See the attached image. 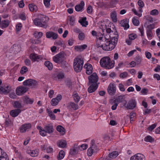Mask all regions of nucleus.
<instances>
[{"label": "nucleus", "instance_id": "f257e3e1", "mask_svg": "<svg viewBox=\"0 0 160 160\" xmlns=\"http://www.w3.org/2000/svg\"><path fill=\"white\" fill-rule=\"evenodd\" d=\"M49 18L48 17L44 15L40 14L34 19L33 22L37 26L46 28L48 26L47 22Z\"/></svg>", "mask_w": 160, "mask_h": 160}, {"label": "nucleus", "instance_id": "f03ea898", "mask_svg": "<svg viewBox=\"0 0 160 160\" xmlns=\"http://www.w3.org/2000/svg\"><path fill=\"white\" fill-rule=\"evenodd\" d=\"M101 66L106 69H109L112 68L114 66L115 62L114 61H111L110 58L108 57H106L102 58L100 61Z\"/></svg>", "mask_w": 160, "mask_h": 160}, {"label": "nucleus", "instance_id": "7ed1b4c3", "mask_svg": "<svg viewBox=\"0 0 160 160\" xmlns=\"http://www.w3.org/2000/svg\"><path fill=\"white\" fill-rule=\"evenodd\" d=\"M84 62L83 59L78 57L76 58L74 60L73 68L74 70L77 72H79L82 70Z\"/></svg>", "mask_w": 160, "mask_h": 160}, {"label": "nucleus", "instance_id": "20e7f679", "mask_svg": "<svg viewBox=\"0 0 160 160\" xmlns=\"http://www.w3.org/2000/svg\"><path fill=\"white\" fill-rule=\"evenodd\" d=\"M106 42L105 44L100 45L99 46L100 47H102L104 50H112L115 48L116 45L111 43L109 41H106Z\"/></svg>", "mask_w": 160, "mask_h": 160}, {"label": "nucleus", "instance_id": "39448f33", "mask_svg": "<svg viewBox=\"0 0 160 160\" xmlns=\"http://www.w3.org/2000/svg\"><path fill=\"white\" fill-rule=\"evenodd\" d=\"M65 55L64 52H60L53 57V60L58 63H61L63 61Z\"/></svg>", "mask_w": 160, "mask_h": 160}, {"label": "nucleus", "instance_id": "423d86ee", "mask_svg": "<svg viewBox=\"0 0 160 160\" xmlns=\"http://www.w3.org/2000/svg\"><path fill=\"white\" fill-rule=\"evenodd\" d=\"M109 37L110 38L109 39H107L106 38L100 37L99 38V39L100 40H102V41L104 40L105 41H109L111 43L114 44V45H116L118 40V35L117 34L115 35V36L111 37L109 36Z\"/></svg>", "mask_w": 160, "mask_h": 160}, {"label": "nucleus", "instance_id": "0eeeda50", "mask_svg": "<svg viewBox=\"0 0 160 160\" xmlns=\"http://www.w3.org/2000/svg\"><path fill=\"white\" fill-rule=\"evenodd\" d=\"M89 83L92 84H99L97 83L98 77L96 73L94 72L88 77Z\"/></svg>", "mask_w": 160, "mask_h": 160}, {"label": "nucleus", "instance_id": "6e6552de", "mask_svg": "<svg viewBox=\"0 0 160 160\" xmlns=\"http://www.w3.org/2000/svg\"><path fill=\"white\" fill-rule=\"evenodd\" d=\"M28 88L23 86L18 87L16 89V92L18 95L21 96L28 91Z\"/></svg>", "mask_w": 160, "mask_h": 160}, {"label": "nucleus", "instance_id": "1a4fd4ad", "mask_svg": "<svg viewBox=\"0 0 160 160\" xmlns=\"http://www.w3.org/2000/svg\"><path fill=\"white\" fill-rule=\"evenodd\" d=\"M37 84V82L36 81L32 79H28L23 82V84L24 86H28L29 87H33L36 86Z\"/></svg>", "mask_w": 160, "mask_h": 160}, {"label": "nucleus", "instance_id": "9d476101", "mask_svg": "<svg viewBox=\"0 0 160 160\" xmlns=\"http://www.w3.org/2000/svg\"><path fill=\"white\" fill-rule=\"evenodd\" d=\"M10 91V88L8 85H0V94H7Z\"/></svg>", "mask_w": 160, "mask_h": 160}, {"label": "nucleus", "instance_id": "9b49d317", "mask_svg": "<svg viewBox=\"0 0 160 160\" xmlns=\"http://www.w3.org/2000/svg\"><path fill=\"white\" fill-rule=\"evenodd\" d=\"M32 125L30 123H25L22 125L20 128V132L24 133L28 131L31 128Z\"/></svg>", "mask_w": 160, "mask_h": 160}, {"label": "nucleus", "instance_id": "f8f14e48", "mask_svg": "<svg viewBox=\"0 0 160 160\" xmlns=\"http://www.w3.org/2000/svg\"><path fill=\"white\" fill-rule=\"evenodd\" d=\"M136 106V102L135 100L132 99L128 101L126 106H125L127 109L132 110Z\"/></svg>", "mask_w": 160, "mask_h": 160}, {"label": "nucleus", "instance_id": "ddd939ff", "mask_svg": "<svg viewBox=\"0 0 160 160\" xmlns=\"http://www.w3.org/2000/svg\"><path fill=\"white\" fill-rule=\"evenodd\" d=\"M108 94L111 95H114L116 93V87L113 84H110L108 88Z\"/></svg>", "mask_w": 160, "mask_h": 160}, {"label": "nucleus", "instance_id": "4468645a", "mask_svg": "<svg viewBox=\"0 0 160 160\" xmlns=\"http://www.w3.org/2000/svg\"><path fill=\"white\" fill-rule=\"evenodd\" d=\"M97 147L96 146L95 144H92L88 150V155L89 156H91L93 153L97 152Z\"/></svg>", "mask_w": 160, "mask_h": 160}, {"label": "nucleus", "instance_id": "2eb2a0df", "mask_svg": "<svg viewBox=\"0 0 160 160\" xmlns=\"http://www.w3.org/2000/svg\"><path fill=\"white\" fill-rule=\"evenodd\" d=\"M62 98V96L60 95H58L56 98H53L51 102V105L53 106H56L58 104V102Z\"/></svg>", "mask_w": 160, "mask_h": 160}, {"label": "nucleus", "instance_id": "dca6fc26", "mask_svg": "<svg viewBox=\"0 0 160 160\" xmlns=\"http://www.w3.org/2000/svg\"><path fill=\"white\" fill-rule=\"evenodd\" d=\"M29 58L33 62L35 61L38 62L40 60H41L42 58V57L41 56L33 53L30 54Z\"/></svg>", "mask_w": 160, "mask_h": 160}, {"label": "nucleus", "instance_id": "f3484780", "mask_svg": "<svg viewBox=\"0 0 160 160\" xmlns=\"http://www.w3.org/2000/svg\"><path fill=\"white\" fill-rule=\"evenodd\" d=\"M84 68L86 69V73L87 74L90 75L92 72L93 67L89 63L86 64L84 66Z\"/></svg>", "mask_w": 160, "mask_h": 160}, {"label": "nucleus", "instance_id": "a211bd4d", "mask_svg": "<svg viewBox=\"0 0 160 160\" xmlns=\"http://www.w3.org/2000/svg\"><path fill=\"white\" fill-rule=\"evenodd\" d=\"M145 157L142 155L138 153L132 156L130 158V160H145Z\"/></svg>", "mask_w": 160, "mask_h": 160}, {"label": "nucleus", "instance_id": "6ab92c4d", "mask_svg": "<svg viewBox=\"0 0 160 160\" xmlns=\"http://www.w3.org/2000/svg\"><path fill=\"white\" fill-rule=\"evenodd\" d=\"M44 128L47 132L49 133H52L54 130L53 126L51 123H50L46 125L45 126Z\"/></svg>", "mask_w": 160, "mask_h": 160}, {"label": "nucleus", "instance_id": "aec40b11", "mask_svg": "<svg viewBox=\"0 0 160 160\" xmlns=\"http://www.w3.org/2000/svg\"><path fill=\"white\" fill-rule=\"evenodd\" d=\"M129 20L127 19H125L121 21V26L124 27V29H127L129 27L128 24Z\"/></svg>", "mask_w": 160, "mask_h": 160}, {"label": "nucleus", "instance_id": "412c9836", "mask_svg": "<svg viewBox=\"0 0 160 160\" xmlns=\"http://www.w3.org/2000/svg\"><path fill=\"white\" fill-rule=\"evenodd\" d=\"M21 112V110L20 109H17L11 110L10 114L13 117L17 116Z\"/></svg>", "mask_w": 160, "mask_h": 160}, {"label": "nucleus", "instance_id": "4be33fe9", "mask_svg": "<svg viewBox=\"0 0 160 160\" xmlns=\"http://www.w3.org/2000/svg\"><path fill=\"white\" fill-rule=\"evenodd\" d=\"M84 3L83 1H81L80 3L76 5L75 7V10L77 12L81 11L83 10L84 6Z\"/></svg>", "mask_w": 160, "mask_h": 160}, {"label": "nucleus", "instance_id": "5701e85b", "mask_svg": "<svg viewBox=\"0 0 160 160\" xmlns=\"http://www.w3.org/2000/svg\"><path fill=\"white\" fill-rule=\"evenodd\" d=\"M67 108L71 109H72L74 110H76L79 108V106L78 104L72 102H70L68 104Z\"/></svg>", "mask_w": 160, "mask_h": 160}, {"label": "nucleus", "instance_id": "b1692460", "mask_svg": "<svg viewBox=\"0 0 160 160\" xmlns=\"http://www.w3.org/2000/svg\"><path fill=\"white\" fill-rule=\"evenodd\" d=\"M98 86V84H92L89 87L88 89V91L89 93H92L97 89Z\"/></svg>", "mask_w": 160, "mask_h": 160}, {"label": "nucleus", "instance_id": "393cba45", "mask_svg": "<svg viewBox=\"0 0 160 160\" xmlns=\"http://www.w3.org/2000/svg\"><path fill=\"white\" fill-rule=\"evenodd\" d=\"M10 21L8 20H5L2 21L1 22V27L2 28H5L8 26Z\"/></svg>", "mask_w": 160, "mask_h": 160}, {"label": "nucleus", "instance_id": "a878e982", "mask_svg": "<svg viewBox=\"0 0 160 160\" xmlns=\"http://www.w3.org/2000/svg\"><path fill=\"white\" fill-rule=\"evenodd\" d=\"M87 47V45L84 44L81 46H77L74 47L75 49L77 51L81 52L82 51Z\"/></svg>", "mask_w": 160, "mask_h": 160}, {"label": "nucleus", "instance_id": "bb28decb", "mask_svg": "<svg viewBox=\"0 0 160 160\" xmlns=\"http://www.w3.org/2000/svg\"><path fill=\"white\" fill-rule=\"evenodd\" d=\"M86 18H82L79 21V22L81 24L82 26L86 27L88 25V22L86 21Z\"/></svg>", "mask_w": 160, "mask_h": 160}, {"label": "nucleus", "instance_id": "cd10ccee", "mask_svg": "<svg viewBox=\"0 0 160 160\" xmlns=\"http://www.w3.org/2000/svg\"><path fill=\"white\" fill-rule=\"evenodd\" d=\"M27 153L29 154L32 157L37 156L38 155V152L37 150H28Z\"/></svg>", "mask_w": 160, "mask_h": 160}, {"label": "nucleus", "instance_id": "c85d7f7f", "mask_svg": "<svg viewBox=\"0 0 160 160\" xmlns=\"http://www.w3.org/2000/svg\"><path fill=\"white\" fill-rule=\"evenodd\" d=\"M24 102L27 104H32L33 102L34 99H31L27 96H25L23 99Z\"/></svg>", "mask_w": 160, "mask_h": 160}, {"label": "nucleus", "instance_id": "c756f323", "mask_svg": "<svg viewBox=\"0 0 160 160\" xmlns=\"http://www.w3.org/2000/svg\"><path fill=\"white\" fill-rule=\"evenodd\" d=\"M58 146L60 148H64L67 145V142L66 141L61 140L57 142Z\"/></svg>", "mask_w": 160, "mask_h": 160}, {"label": "nucleus", "instance_id": "7c9ffc66", "mask_svg": "<svg viewBox=\"0 0 160 160\" xmlns=\"http://www.w3.org/2000/svg\"><path fill=\"white\" fill-rule=\"evenodd\" d=\"M13 106L14 108L17 109H20L22 107L21 102L19 101L14 102Z\"/></svg>", "mask_w": 160, "mask_h": 160}, {"label": "nucleus", "instance_id": "2f4dec72", "mask_svg": "<svg viewBox=\"0 0 160 160\" xmlns=\"http://www.w3.org/2000/svg\"><path fill=\"white\" fill-rule=\"evenodd\" d=\"M110 16L113 22H116L117 21V14L116 12L113 11L111 12Z\"/></svg>", "mask_w": 160, "mask_h": 160}, {"label": "nucleus", "instance_id": "473e14b6", "mask_svg": "<svg viewBox=\"0 0 160 160\" xmlns=\"http://www.w3.org/2000/svg\"><path fill=\"white\" fill-rule=\"evenodd\" d=\"M57 130L60 132L61 135H63L65 133L64 128L61 126H58L57 127Z\"/></svg>", "mask_w": 160, "mask_h": 160}, {"label": "nucleus", "instance_id": "72a5a7b5", "mask_svg": "<svg viewBox=\"0 0 160 160\" xmlns=\"http://www.w3.org/2000/svg\"><path fill=\"white\" fill-rule=\"evenodd\" d=\"M29 8L30 11L32 12H36L38 10L37 6L33 4H29Z\"/></svg>", "mask_w": 160, "mask_h": 160}, {"label": "nucleus", "instance_id": "f704fd0d", "mask_svg": "<svg viewBox=\"0 0 160 160\" xmlns=\"http://www.w3.org/2000/svg\"><path fill=\"white\" fill-rule=\"evenodd\" d=\"M64 152L63 150H61L57 156V159L59 160L62 159L64 157Z\"/></svg>", "mask_w": 160, "mask_h": 160}, {"label": "nucleus", "instance_id": "c9c22d12", "mask_svg": "<svg viewBox=\"0 0 160 160\" xmlns=\"http://www.w3.org/2000/svg\"><path fill=\"white\" fill-rule=\"evenodd\" d=\"M45 65L47 67L49 70H51L52 69V64L49 61H45L44 63Z\"/></svg>", "mask_w": 160, "mask_h": 160}, {"label": "nucleus", "instance_id": "e433bc0d", "mask_svg": "<svg viewBox=\"0 0 160 160\" xmlns=\"http://www.w3.org/2000/svg\"><path fill=\"white\" fill-rule=\"evenodd\" d=\"M118 155V152L117 151H114L110 153L108 155V156L110 158H116Z\"/></svg>", "mask_w": 160, "mask_h": 160}, {"label": "nucleus", "instance_id": "4c0bfd02", "mask_svg": "<svg viewBox=\"0 0 160 160\" xmlns=\"http://www.w3.org/2000/svg\"><path fill=\"white\" fill-rule=\"evenodd\" d=\"M144 140L146 142H153L154 141V139L152 138V137L149 135H148L146 137L144 138Z\"/></svg>", "mask_w": 160, "mask_h": 160}, {"label": "nucleus", "instance_id": "58836bf2", "mask_svg": "<svg viewBox=\"0 0 160 160\" xmlns=\"http://www.w3.org/2000/svg\"><path fill=\"white\" fill-rule=\"evenodd\" d=\"M0 160H9V158L6 153L2 152V155L0 157Z\"/></svg>", "mask_w": 160, "mask_h": 160}, {"label": "nucleus", "instance_id": "ea45409f", "mask_svg": "<svg viewBox=\"0 0 160 160\" xmlns=\"http://www.w3.org/2000/svg\"><path fill=\"white\" fill-rule=\"evenodd\" d=\"M73 98L75 102L78 103L80 100V98L78 93H76L73 95Z\"/></svg>", "mask_w": 160, "mask_h": 160}, {"label": "nucleus", "instance_id": "a19ab883", "mask_svg": "<svg viewBox=\"0 0 160 160\" xmlns=\"http://www.w3.org/2000/svg\"><path fill=\"white\" fill-rule=\"evenodd\" d=\"M135 60L136 64L138 65L139 64L141 63L142 60L141 57L139 56H137L135 58Z\"/></svg>", "mask_w": 160, "mask_h": 160}, {"label": "nucleus", "instance_id": "79ce46f5", "mask_svg": "<svg viewBox=\"0 0 160 160\" xmlns=\"http://www.w3.org/2000/svg\"><path fill=\"white\" fill-rule=\"evenodd\" d=\"M43 33L42 32H36L34 33L35 37L37 38H41L42 36Z\"/></svg>", "mask_w": 160, "mask_h": 160}, {"label": "nucleus", "instance_id": "37998d69", "mask_svg": "<svg viewBox=\"0 0 160 160\" xmlns=\"http://www.w3.org/2000/svg\"><path fill=\"white\" fill-rule=\"evenodd\" d=\"M137 18V17H135L133 18L132 20L133 24L136 26H138L139 23V22Z\"/></svg>", "mask_w": 160, "mask_h": 160}, {"label": "nucleus", "instance_id": "c03bdc74", "mask_svg": "<svg viewBox=\"0 0 160 160\" xmlns=\"http://www.w3.org/2000/svg\"><path fill=\"white\" fill-rule=\"evenodd\" d=\"M48 112V113L49 116L51 118L55 120L56 118V117L55 115L52 112L51 110H47Z\"/></svg>", "mask_w": 160, "mask_h": 160}, {"label": "nucleus", "instance_id": "a18cd8bd", "mask_svg": "<svg viewBox=\"0 0 160 160\" xmlns=\"http://www.w3.org/2000/svg\"><path fill=\"white\" fill-rule=\"evenodd\" d=\"M28 71V68L26 66L22 67L20 70V73L22 74L25 73H26Z\"/></svg>", "mask_w": 160, "mask_h": 160}, {"label": "nucleus", "instance_id": "49530a36", "mask_svg": "<svg viewBox=\"0 0 160 160\" xmlns=\"http://www.w3.org/2000/svg\"><path fill=\"white\" fill-rule=\"evenodd\" d=\"M124 96L120 95L116 99L117 102L119 103H120L124 101Z\"/></svg>", "mask_w": 160, "mask_h": 160}, {"label": "nucleus", "instance_id": "de8ad7c7", "mask_svg": "<svg viewBox=\"0 0 160 160\" xmlns=\"http://www.w3.org/2000/svg\"><path fill=\"white\" fill-rule=\"evenodd\" d=\"M56 44L60 45L63 48L65 47V45L64 42L63 41L59 40L56 42Z\"/></svg>", "mask_w": 160, "mask_h": 160}, {"label": "nucleus", "instance_id": "09e8293b", "mask_svg": "<svg viewBox=\"0 0 160 160\" xmlns=\"http://www.w3.org/2000/svg\"><path fill=\"white\" fill-rule=\"evenodd\" d=\"M150 14L152 15H157L159 13L157 9H153L150 12Z\"/></svg>", "mask_w": 160, "mask_h": 160}, {"label": "nucleus", "instance_id": "8fccbe9b", "mask_svg": "<svg viewBox=\"0 0 160 160\" xmlns=\"http://www.w3.org/2000/svg\"><path fill=\"white\" fill-rule=\"evenodd\" d=\"M66 85L69 88L72 89V82L70 80H68L66 82Z\"/></svg>", "mask_w": 160, "mask_h": 160}, {"label": "nucleus", "instance_id": "3c124183", "mask_svg": "<svg viewBox=\"0 0 160 160\" xmlns=\"http://www.w3.org/2000/svg\"><path fill=\"white\" fill-rule=\"evenodd\" d=\"M19 18L22 20H25L26 19V17L24 12L20 13L19 15Z\"/></svg>", "mask_w": 160, "mask_h": 160}, {"label": "nucleus", "instance_id": "603ef678", "mask_svg": "<svg viewBox=\"0 0 160 160\" xmlns=\"http://www.w3.org/2000/svg\"><path fill=\"white\" fill-rule=\"evenodd\" d=\"M128 74L126 72H124L121 73L119 75V77L120 78H126L127 77Z\"/></svg>", "mask_w": 160, "mask_h": 160}, {"label": "nucleus", "instance_id": "864d4df0", "mask_svg": "<svg viewBox=\"0 0 160 160\" xmlns=\"http://www.w3.org/2000/svg\"><path fill=\"white\" fill-rule=\"evenodd\" d=\"M78 37L80 40H83L85 38V35L84 33L82 32L79 33Z\"/></svg>", "mask_w": 160, "mask_h": 160}, {"label": "nucleus", "instance_id": "5fc2aeb1", "mask_svg": "<svg viewBox=\"0 0 160 160\" xmlns=\"http://www.w3.org/2000/svg\"><path fill=\"white\" fill-rule=\"evenodd\" d=\"M51 0H43L45 6L48 8L50 5V1Z\"/></svg>", "mask_w": 160, "mask_h": 160}, {"label": "nucleus", "instance_id": "6e6d98bb", "mask_svg": "<svg viewBox=\"0 0 160 160\" xmlns=\"http://www.w3.org/2000/svg\"><path fill=\"white\" fill-rule=\"evenodd\" d=\"M155 28V25L153 24H151L147 26V30L151 31H152V30Z\"/></svg>", "mask_w": 160, "mask_h": 160}, {"label": "nucleus", "instance_id": "4d7b16f0", "mask_svg": "<svg viewBox=\"0 0 160 160\" xmlns=\"http://www.w3.org/2000/svg\"><path fill=\"white\" fill-rule=\"evenodd\" d=\"M45 131L44 129V130L41 129L39 131L40 134L42 136H46L47 132Z\"/></svg>", "mask_w": 160, "mask_h": 160}, {"label": "nucleus", "instance_id": "13d9d810", "mask_svg": "<svg viewBox=\"0 0 160 160\" xmlns=\"http://www.w3.org/2000/svg\"><path fill=\"white\" fill-rule=\"evenodd\" d=\"M88 148L87 145L86 144H83L79 147L80 150H83L86 149Z\"/></svg>", "mask_w": 160, "mask_h": 160}, {"label": "nucleus", "instance_id": "bf43d9fd", "mask_svg": "<svg viewBox=\"0 0 160 160\" xmlns=\"http://www.w3.org/2000/svg\"><path fill=\"white\" fill-rule=\"evenodd\" d=\"M137 38V35L133 34H130L129 35V38L131 40H133Z\"/></svg>", "mask_w": 160, "mask_h": 160}, {"label": "nucleus", "instance_id": "052dcab7", "mask_svg": "<svg viewBox=\"0 0 160 160\" xmlns=\"http://www.w3.org/2000/svg\"><path fill=\"white\" fill-rule=\"evenodd\" d=\"M147 35L148 37L151 38L153 36L152 31L150 30H147Z\"/></svg>", "mask_w": 160, "mask_h": 160}, {"label": "nucleus", "instance_id": "680f3d73", "mask_svg": "<svg viewBox=\"0 0 160 160\" xmlns=\"http://www.w3.org/2000/svg\"><path fill=\"white\" fill-rule=\"evenodd\" d=\"M132 11L136 15L138 16L139 17H140L142 16V13L138 12L135 9L133 8L132 9Z\"/></svg>", "mask_w": 160, "mask_h": 160}, {"label": "nucleus", "instance_id": "e2e57ef3", "mask_svg": "<svg viewBox=\"0 0 160 160\" xmlns=\"http://www.w3.org/2000/svg\"><path fill=\"white\" fill-rule=\"evenodd\" d=\"M138 29L139 31L141 32V36L142 38V37H143L144 36L143 27V26L141 27L138 28Z\"/></svg>", "mask_w": 160, "mask_h": 160}, {"label": "nucleus", "instance_id": "0e129e2a", "mask_svg": "<svg viewBox=\"0 0 160 160\" xmlns=\"http://www.w3.org/2000/svg\"><path fill=\"white\" fill-rule=\"evenodd\" d=\"M156 123L153 124L148 128V129L150 131H152L156 128Z\"/></svg>", "mask_w": 160, "mask_h": 160}, {"label": "nucleus", "instance_id": "69168bd1", "mask_svg": "<svg viewBox=\"0 0 160 160\" xmlns=\"http://www.w3.org/2000/svg\"><path fill=\"white\" fill-rule=\"evenodd\" d=\"M57 77L58 79H62L64 77V74L62 73H59L57 75Z\"/></svg>", "mask_w": 160, "mask_h": 160}, {"label": "nucleus", "instance_id": "338daca9", "mask_svg": "<svg viewBox=\"0 0 160 160\" xmlns=\"http://www.w3.org/2000/svg\"><path fill=\"white\" fill-rule=\"evenodd\" d=\"M138 3L139 7L141 8H143L144 6V2L141 0H139L138 2Z\"/></svg>", "mask_w": 160, "mask_h": 160}, {"label": "nucleus", "instance_id": "774afa93", "mask_svg": "<svg viewBox=\"0 0 160 160\" xmlns=\"http://www.w3.org/2000/svg\"><path fill=\"white\" fill-rule=\"evenodd\" d=\"M145 55L147 58L148 59H149L151 58V54L149 52H145Z\"/></svg>", "mask_w": 160, "mask_h": 160}]
</instances>
